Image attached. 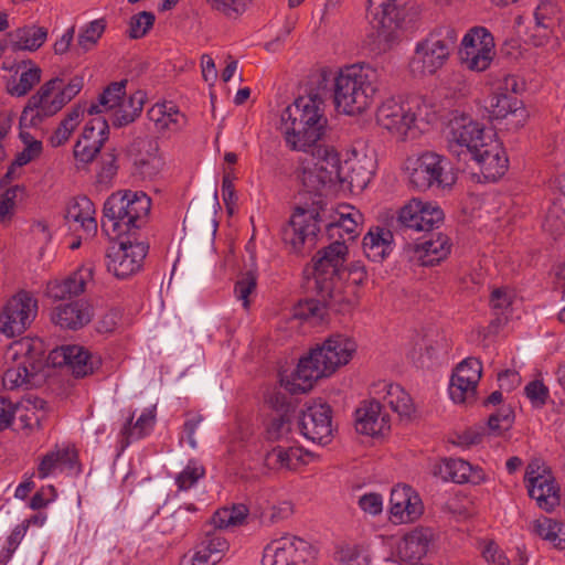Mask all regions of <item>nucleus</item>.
<instances>
[{
  "mask_svg": "<svg viewBox=\"0 0 565 565\" xmlns=\"http://www.w3.org/2000/svg\"><path fill=\"white\" fill-rule=\"evenodd\" d=\"M347 255L348 246L339 239L317 252L312 258L313 278L308 281L317 299L306 301L305 315L322 318L327 308L342 313L352 309V302L342 295L340 281V270Z\"/></svg>",
  "mask_w": 565,
  "mask_h": 565,
  "instance_id": "nucleus-1",
  "label": "nucleus"
},
{
  "mask_svg": "<svg viewBox=\"0 0 565 565\" xmlns=\"http://www.w3.org/2000/svg\"><path fill=\"white\" fill-rule=\"evenodd\" d=\"M355 351L353 339L340 333L331 334L321 345L301 358L290 379H281V383L291 394L306 393L318 380L348 364Z\"/></svg>",
  "mask_w": 565,
  "mask_h": 565,
  "instance_id": "nucleus-2",
  "label": "nucleus"
},
{
  "mask_svg": "<svg viewBox=\"0 0 565 565\" xmlns=\"http://www.w3.org/2000/svg\"><path fill=\"white\" fill-rule=\"evenodd\" d=\"M328 119L323 113V98L310 92L287 106L280 116L281 129L287 143L294 149L307 152L324 135Z\"/></svg>",
  "mask_w": 565,
  "mask_h": 565,
  "instance_id": "nucleus-3",
  "label": "nucleus"
},
{
  "mask_svg": "<svg viewBox=\"0 0 565 565\" xmlns=\"http://www.w3.org/2000/svg\"><path fill=\"white\" fill-rule=\"evenodd\" d=\"M381 74L370 64H352L341 68L333 78V102L348 115L363 113L380 87Z\"/></svg>",
  "mask_w": 565,
  "mask_h": 565,
  "instance_id": "nucleus-4",
  "label": "nucleus"
},
{
  "mask_svg": "<svg viewBox=\"0 0 565 565\" xmlns=\"http://www.w3.org/2000/svg\"><path fill=\"white\" fill-rule=\"evenodd\" d=\"M458 33L450 25H440L430 31L415 46L412 66L422 74H435L449 60L457 46Z\"/></svg>",
  "mask_w": 565,
  "mask_h": 565,
  "instance_id": "nucleus-5",
  "label": "nucleus"
},
{
  "mask_svg": "<svg viewBox=\"0 0 565 565\" xmlns=\"http://www.w3.org/2000/svg\"><path fill=\"white\" fill-rule=\"evenodd\" d=\"M405 169L409 185L418 191L450 188L456 181L449 160L436 152L408 158Z\"/></svg>",
  "mask_w": 565,
  "mask_h": 565,
  "instance_id": "nucleus-6",
  "label": "nucleus"
},
{
  "mask_svg": "<svg viewBox=\"0 0 565 565\" xmlns=\"http://www.w3.org/2000/svg\"><path fill=\"white\" fill-rule=\"evenodd\" d=\"M491 137L493 136L484 132L481 124L465 114H452L447 125L448 150L459 160L468 161L471 152H475L486 142V139Z\"/></svg>",
  "mask_w": 565,
  "mask_h": 565,
  "instance_id": "nucleus-7",
  "label": "nucleus"
},
{
  "mask_svg": "<svg viewBox=\"0 0 565 565\" xmlns=\"http://www.w3.org/2000/svg\"><path fill=\"white\" fill-rule=\"evenodd\" d=\"M466 162L469 163L472 179L481 183L495 182L503 177L508 170L509 160L501 143L491 137L471 152Z\"/></svg>",
  "mask_w": 565,
  "mask_h": 565,
  "instance_id": "nucleus-8",
  "label": "nucleus"
},
{
  "mask_svg": "<svg viewBox=\"0 0 565 565\" xmlns=\"http://www.w3.org/2000/svg\"><path fill=\"white\" fill-rule=\"evenodd\" d=\"M316 551L310 543L297 536L271 541L264 550L262 565H315Z\"/></svg>",
  "mask_w": 565,
  "mask_h": 565,
  "instance_id": "nucleus-9",
  "label": "nucleus"
},
{
  "mask_svg": "<svg viewBox=\"0 0 565 565\" xmlns=\"http://www.w3.org/2000/svg\"><path fill=\"white\" fill-rule=\"evenodd\" d=\"M494 46V38L488 29L473 26L463 35L459 55L469 70L483 72L495 55Z\"/></svg>",
  "mask_w": 565,
  "mask_h": 565,
  "instance_id": "nucleus-10",
  "label": "nucleus"
},
{
  "mask_svg": "<svg viewBox=\"0 0 565 565\" xmlns=\"http://www.w3.org/2000/svg\"><path fill=\"white\" fill-rule=\"evenodd\" d=\"M444 220L445 213L436 203L412 199L399 209L396 223L401 230L426 234L438 230Z\"/></svg>",
  "mask_w": 565,
  "mask_h": 565,
  "instance_id": "nucleus-11",
  "label": "nucleus"
},
{
  "mask_svg": "<svg viewBox=\"0 0 565 565\" xmlns=\"http://www.w3.org/2000/svg\"><path fill=\"white\" fill-rule=\"evenodd\" d=\"M15 347L17 354L22 355L23 360L4 373L3 381L11 390L31 383L45 365L41 341L24 339Z\"/></svg>",
  "mask_w": 565,
  "mask_h": 565,
  "instance_id": "nucleus-12",
  "label": "nucleus"
},
{
  "mask_svg": "<svg viewBox=\"0 0 565 565\" xmlns=\"http://www.w3.org/2000/svg\"><path fill=\"white\" fill-rule=\"evenodd\" d=\"M117 245L108 248L106 254V267L117 278H127L137 273L147 256L149 246L143 242L119 238Z\"/></svg>",
  "mask_w": 565,
  "mask_h": 565,
  "instance_id": "nucleus-13",
  "label": "nucleus"
},
{
  "mask_svg": "<svg viewBox=\"0 0 565 565\" xmlns=\"http://www.w3.org/2000/svg\"><path fill=\"white\" fill-rule=\"evenodd\" d=\"M322 222H324V214L319 210H305L298 206L281 230L282 241L291 247L292 252L299 253L307 241L315 243Z\"/></svg>",
  "mask_w": 565,
  "mask_h": 565,
  "instance_id": "nucleus-14",
  "label": "nucleus"
},
{
  "mask_svg": "<svg viewBox=\"0 0 565 565\" xmlns=\"http://www.w3.org/2000/svg\"><path fill=\"white\" fill-rule=\"evenodd\" d=\"M407 0H369V13L373 17L372 24L379 39L386 44L394 42L397 30L405 19Z\"/></svg>",
  "mask_w": 565,
  "mask_h": 565,
  "instance_id": "nucleus-15",
  "label": "nucleus"
},
{
  "mask_svg": "<svg viewBox=\"0 0 565 565\" xmlns=\"http://www.w3.org/2000/svg\"><path fill=\"white\" fill-rule=\"evenodd\" d=\"M38 312V301L28 292H19L6 305L0 315V332L7 337L22 334Z\"/></svg>",
  "mask_w": 565,
  "mask_h": 565,
  "instance_id": "nucleus-16",
  "label": "nucleus"
},
{
  "mask_svg": "<svg viewBox=\"0 0 565 565\" xmlns=\"http://www.w3.org/2000/svg\"><path fill=\"white\" fill-rule=\"evenodd\" d=\"M532 500L545 512H553L561 504V489L550 468L541 458H532Z\"/></svg>",
  "mask_w": 565,
  "mask_h": 565,
  "instance_id": "nucleus-17",
  "label": "nucleus"
},
{
  "mask_svg": "<svg viewBox=\"0 0 565 565\" xmlns=\"http://www.w3.org/2000/svg\"><path fill=\"white\" fill-rule=\"evenodd\" d=\"M375 118L380 127L399 139H404L417 121V115L395 98L384 100L377 107Z\"/></svg>",
  "mask_w": 565,
  "mask_h": 565,
  "instance_id": "nucleus-18",
  "label": "nucleus"
},
{
  "mask_svg": "<svg viewBox=\"0 0 565 565\" xmlns=\"http://www.w3.org/2000/svg\"><path fill=\"white\" fill-rule=\"evenodd\" d=\"M332 409L328 404L307 406L299 416L301 434L318 444H328L332 436Z\"/></svg>",
  "mask_w": 565,
  "mask_h": 565,
  "instance_id": "nucleus-19",
  "label": "nucleus"
},
{
  "mask_svg": "<svg viewBox=\"0 0 565 565\" xmlns=\"http://www.w3.org/2000/svg\"><path fill=\"white\" fill-rule=\"evenodd\" d=\"M420 239L419 243L407 245L406 252L411 260H417L422 266L438 265L450 254L451 243L441 232H428Z\"/></svg>",
  "mask_w": 565,
  "mask_h": 565,
  "instance_id": "nucleus-20",
  "label": "nucleus"
},
{
  "mask_svg": "<svg viewBox=\"0 0 565 565\" xmlns=\"http://www.w3.org/2000/svg\"><path fill=\"white\" fill-rule=\"evenodd\" d=\"M103 214L102 228L107 235H113L116 238L124 236L135 238L136 231L128 224V204H125L121 192L113 193L106 200Z\"/></svg>",
  "mask_w": 565,
  "mask_h": 565,
  "instance_id": "nucleus-21",
  "label": "nucleus"
},
{
  "mask_svg": "<svg viewBox=\"0 0 565 565\" xmlns=\"http://www.w3.org/2000/svg\"><path fill=\"white\" fill-rule=\"evenodd\" d=\"M158 150L156 139L149 136L138 137L129 145L127 153L132 160L134 173L142 179L152 178L158 173Z\"/></svg>",
  "mask_w": 565,
  "mask_h": 565,
  "instance_id": "nucleus-22",
  "label": "nucleus"
},
{
  "mask_svg": "<svg viewBox=\"0 0 565 565\" xmlns=\"http://www.w3.org/2000/svg\"><path fill=\"white\" fill-rule=\"evenodd\" d=\"M204 532L203 537L195 547V553L190 562L181 565H216L230 548L227 540L223 536L222 530L211 525Z\"/></svg>",
  "mask_w": 565,
  "mask_h": 565,
  "instance_id": "nucleus-23",
  "label": "nucleus"
},
{
  "mask_svg": "<svg viewBox=\"0 0 565 565\" xmlns=\"http://www.w3.org/2000/svg\"><path fill=\"white\" fill-rule=\"evenodd\" d=\"M433 473L444 481H452L455 483H479L483 480V471L479 467H472L468 461L462 459L445 458L436 463Z\"/></svg>",
  "mask_w": 565,
  "mask_h": 565,
  "instance_id": "nucleus-24",
  "label": "nucleus"
},
{
  "mask_svg": "<svg viewBox=\"0 0 565 565\" xmlns=\"http://www.w3.org/2000/svg\"><path fill=\"white\" fill-rule=\"evenodd\" d=\"M380 402L372 399L365 401L355 411L356 431L367 436L383 435L390 429L387 415H382Z\"/></svg>",
  "mask_w": 565,
  "mask_h": 565,
  "instance_id": "nucleus-25",
  "label": "nucleus"
},
{
  "mask_svg": "<svg viewBox=\"0 0 565 565\" xmlns=\"http://www.w3.org/2000/svg\"><path fill=\"white\" fill-rule=\"evenodd\" d=\"M305 153V157L312 162V166L320 171L329 183L341 180L340 156L333 147L316 142Z\"/></svg>",
  "mask_w": 565,
  "mask_h": 565,
  "instance_id": "nucleus-26",
  "label": "nucleus"
},
{
  "mask_svg": "<svg viewBox=\"0 0 565 565\" xmlns=\"http://www.w3.org/2000/svg\"><path fill=\"white\" fill-rule=\"evenodd\" d=\"M94 267L84 265L62 281L49 285V295L53 299L62 300L79 296L85 291L86 285L93 279Z\"/></svg>",
  "mask_w": 565,
  "mask_h": 565,
  "instance_id": "nucleus-27",
  "label": "nucleus"
},
{
  "mask_svg": "<svg viewBox=\"0 0 565 565\" xmlns=\"http://www.w3.org/2000/svg\"><path fill=\"white\" fill-rule=\"evenodd\" d=\"M51 318L62 329L78 330L92 320L93 312L88 305L76 301L58 305Z\"/></svg>",
  "mask_w": 565,
  "mask_h": 565,
  "instance_id": "nucleus-28",
  "label": "nucleus"
},
{
  "mask_svg": "<svg viewBox=\"0 0 565 565\" xmlns=\"http://www.w3.org/2000/svg\"><path fill=\"white\" fill-rule=\"evenodd\" d=\"M433 536V531L428 527H416L405 534L398 546L401 558L411 565L418 563L427 554Z\"/></svg>",
  "mask_w": 565,
  "mask_h": 565,
  "instance_id": "nucleus-29",
  "label": "nucleus"
},
{
  "mask_svg": "<svg viewBox=\"0 0 565 565\" xmlns=\"http://www.w3.org/2000/svg\"><path fill=\"white\" fill-rule=\"evenodd\" d=\"M298 178L302 185L301 194H309L312 196V205L317 206L312 210H319L321 214H324L322 195L323 190L330 183L306 157L301 159V172Z\"/></svg>",
  "mask_w": 565,
  "mask_h": 565,
  "instance_id": "nucleus-30",
  "label": "nucleus"
},
{
  "mask_svg": "<svg viewBox=\"0 0 565 565\" xmlns=\"http://www.w3.org/2000/svg\"><path fill=\"white\" fill-rule=\"evenodd\" d=\"M534 11L535 24L532 26V45H545L553 34L557 8L554 3L539 0Z\"/></svg>",
  "mask_w": 565,
  "mask_h": 565,
  "instance_id": "nucleus-31",
  "label": "nucleus"
},
{
  "mask_svg": "<svg viewBox=\"0 0 565 565\" xmlns=\"http://www.w3.org/2000/svg\"><path fill=\"white\" fill-rule=\"evenodd\" d=\"M394 235L384 227H375L363 238V249L365 256L375 263L384 260L393 250Z\"/></svg>",
  "mask_w": 565,
  "mask_h": 565,
  "instance_id": "nucleus-32",
  "label": "nucleus"
},
{
  "mask_svg": "<svg viewBox=\"0 0 565 565\" xmlns=\"http://www.w3.org/2000/svg\"><path fill=\"white\" fill-rule=\"evenodd\" d=\"M47 29L30 24L8 33L12 51H38L47 39Z\"/></svg>",
  "mask_w": 565,
  "mask_h": 565,
  "instance_id": "nucleus-33",
  "label": "nucleus"
},
{
  "mask_svg": "<svg viewBox=\"0 0 565 565\" xmlns=\"http://www.w3.org/2000/svg\"><path fill=\"white\" fill-rule=\"evenodd\" d=\"M359 218H361L359 212L338 213L333 221L324 224L328 237L339 239L344 245L353 242L359 235Z\"/></svg>",
  "mask_w": 565,
  "mask_h": 565,
  "instance_id": "nucleus-34",
  "label": "nucleus"
},
{
  "mask_svg": "<svg viewBox=\"0 0 565 565\" xmlns=\"http://www.w3.org/2000/svg\"><path fill=\"white\" fill-rule=\"evenodd\" d=\"M306 454L300 447L276 446L265 455L264 462L269 469L295 470L303 463Z\"/></svg>",
  "mask_w": 565,
  "mask_h": 565,
  "instance_id": "nucleus-35",
  "label": "nucleus"
},
{
  "mask_svg": "<svg viewBox=\"0 0 565 565\" xmlns=\"http://www.w3.org/2000/svg\"><path fill=\"white\" fill-rule=\"evenodd\" d=\"M490 117L492 119H504L508 115L513 117L518 116V113L522 117H526V110L522 100L515 96L498 90L490 96Z\"/></svg>",
  "mask_w": 565,
  "mask_h": 565,
  "instance_id": "nucleus-36",
  "label": "nucleus"
},
{
  "mask_svg": "<svg viewBox=\"0 0 565 565\" xmlns=\"http://www.w3.org/2000/svg\"><path fill=\"white\" fill-rule=\"evenodd\" d=\"M94 213V203L87 196H79L68 205L65 217L67 221L79 223L87 234H94L97 231Z\"/></svg>",
  "mask_w": 565,
  "mask_h": 565,
  "instance_id": "nucleus-37",
  "label": "nucleus"
},
{
  "mask_svg": "<svg viewBox=\"0 0 565 565\" xmlns=\"http://www.w3.org/2000/svg\"><path fill=\"white\" fill-rule=\"evenodd\" d=\"M125 204H128V224L137 232L146 222L151 207V200L145 192H132L130 190L121 193Z\"/></svg>",
  "mask_w": 565,
  "mask_h": 565,
  "instance_id": "nucleus-38",
  "label": "nucleus"
},
{
  "mask_svg": "<svg viewBox=\"0 0 565 565\" xmlns=\"http://www.w3.org/2000/svg\"><path fill=\"white\" fill-rule=\"evenodd\" d=\"M23 68L19 81L8 86V92L12 96H24L41 81V68L31 60H24L18 64L17 72Z\"/></svg>",
  "mask_w": 565,
  "mask_h": 565,
  "instance_id": "nucleus-39",
  "label": "nucleus"
},
{
  "mask_svg": "<svg viewBox=\"0 0 565 565\" xmlns=\"http://www.w3.org/2000/svg\"><path fill=\"white\" fill-rule=\"evenodd\" d=\"M542 230L553 239H557L565 233V207L561 200L552 201L546 209Z\"/></svg>",
  "mask_w": 565,
  "mask_h": 565,
  "instance_id": "nucleus-40",
  "label": "nucleus"
},
{
  "mask_svg": "<svg viewBox=\"0 0 565 565\" xmlns=\"http://www.w3.org/2000/svg\"><path fill=\"white\" fill-rule=\"evenodd\" d=\"M536 534L550 542L554 547L565 548V525L552 518H540L534 522Z\"/></svg>",
  "mask_w": 565,
  "mask_h": 565,
  "instance_id": "nucleus-41",
  "label": "nucleus"
},
{
  "mask_svg": "<svg viewBox=\"0 0 565 565\" xmlns=\"http://www.w3.org/2000/svg\"><path fill=\"white\" fill-rule=\"evenodd\" d=\"M146 94L138 90L127 102H119V108L114 114L111 120L113 125L115 127H124L135 121L142 110Z\"/></svg>",
  "mask_w": 565,
  "mask_h": 565,
  "instance_id": "nucleus-42",
  "label": "nucleus"
},
{
  "mask_svg": "<svg viewBox=\"0 0 565 565\" xmlns=\"http://www.w3.org/2000/svg\"><path fill=\"white\" fill-rule=\"evenodd\" d=\"M248 514L249 509L245 504H233L231 508L218 509L211 519V525L223 530L238 526L245 522Z\"/></svg>",
  "mask_w": 565,
  "mask_h": 565,
  "instance_id": "nucleus-43",
  "label": "nucleus"
},
{
  "mask_svg": "<svg viewBox=\"0 0 565 565\" xmlns=\"http://www.w3.org/2000/svg\"><path fill=\"white\" fill-rule=\"evenodd\" d=\"M384 399L401 417H409L415 411L412 397L398 384L386 385Z\"/></svg>",
  "mask_w": 565,
  "mask_h": 565,
  "instance_id": "nucleus-44",
  "label": "nucleus"
},
{
  "mask_svg": "<svg viewBox=\"0 0 565 565\" xmlns=\"http://www.w3.org/2000/svg\"><path fill=\"white\" fill-rule=\"evenodd\" d=\"M63 81L58 77L52 78L49 82L44 83L36 94L31 96V98L28 102V105L24 107L22 115L20 117V124L21 126H26L29 122L28 114L29 111L33 110H40L46 102H49L52 93L55 89H60L61 84Z\"/></svg>",
  "mask_w": 565,
  "mask_h": 565,
  "instance_id": "nucleus-45",
  "label": "nucleus"
},
{
  "mask_svg": "<svg viewBox=\"0 0 565 565\" xmlns=\"http://www.w3.org/2000/svg\"><path fill=\"white\" fill-rule=\"evenodd\" d=\"M108 136L109 126L107 120L100 116H97L84 126L79 139L104 146V143L108 140Z\"/></svg>",
  "mask_w": 565,
  "mask_h": 565,
  "instance_id": "nucleus-46",
  "label": "nucleus"
},
{
  "mask_svg": "<svg viewBox=\"0 0 565 565\" xmlns=\"http://www.w3.org/2000/svg\"><path fill=\"white\" fill-rule=\"evenodd\" d=\"M482 365L478 359L467 358L458 364L452 376L457 382H465L467 384H477L481 377Z\"/></svg>",
  "mask_w": 565,
  "mask_h": 565,
  "instance_id": "nucleus-47",
  "label": "nucleus"
},
{
  "mask_svg": "<svg viewBox=\"0 0 565 565\" xmlns=\"http://www.w3.org/2000/svg\"><path fill=\"white\" fill-rule=\"evenodd\" d=\"M294 512L292 504L288 501L273 504L267 508H257L253 510L254 515H258L265 524H274L288 519Z\"/></svg>",
  "mask_w": 565,
  "mask_h": 565,
  "instance_id": "nucleus-48",
  "label": "nucleus"
},
{
  "mask_svg": "<svg viewBox=\"0 0 565 565\" xmlns=\"http://www.w3.org/2000/svg\"><path fill=\"white\" fill-rule=\"evenodd\" d=\"M71 100V97H68L63 89H60L52 99H49L40 110L31 116L28 122L29 127L38 126L42 122L43 118L53 116Z\"/></svg>",
  "mask_w": 565,
  "mask_h": 565,
  "instance_id": "nucleus-49",
  "label": "nucleus"
},
{
  "mask_svg": "<svg viewBox=\"0 0 565 565\" xmlns=\"http://www.w3.org/2000/svg\"><path fill=\"white\" fill-rule=\"evenodd\" d=\"M81 352L73 353L75 358H71L68 367L75 377H84L94 372L95 366L99 363L97 359L85 350L83 347H78Z\"/></svg>",
  "mask_w": 565,
  "mask_h": 565,
  "instance_id": "nucleus-50",
  "label": "nucleus"
},
{
  "mask_svg": "<svg viewBox=\"0 0 565 565\" xmlns=\"http://www.w3.org/2000/svg\"><path fill=\"white\" fill-rule=\"evenodd\" d=\"M414 493V490L406 484L397 486L392 490L390 497V512L393 520L395 516H401V514L407 510V503H409Z\"/></svg>",
  "mask_w": 565,
  "mask_h": 565,
  "instance_id": "nucleus-51",
  "label": "nucleus"
},
{
  "mask_svg": "<svg viewBox=\"0 0 565 565\" xmlns=\"http://www.w3.org/2000/svg\"><path fill=\"white\" fill-rule=\"evenodd\" d=\"M106 23L103 19L89 22L86 28L78 34L77 43L84 52L89 51L103 35Z\"/></svg>",
  "mask_w": 565,
  "mask_h": 565,
  "instance_id": "nucleus-52",
  "label": "nucleus"
},
{
  "mask_svg": "<svg viewBox=\"0 0 565 565\" xmlns=\"http://www.w3.org/2000/svg\"><path fill=\"white\" fill-rule=\"evenodd\" d=\"M513 423V411L511 407H502L497 413L489 416L487 422V428L490 434L495 436L502 435L511 428Z\"/></svg>",
  "mask_w": 565,
  "mask_h": 565,
  "instance_id": "nucleus-53",
  "label": "nucleus"
},
{
  "mask_svg": "<svg viewBox=\"0 0 565 565\" xmlns=\"http://www.w3.org/2000/svg\"><path fill=\"white\" fill-rule=\"evenodd\" d=\"M156 17L152 12L141 11L130 18L128 35L130 39H141L153 26Z\"/></svg>",
  "mask_w": 565,
  "mask_h": 565,
  "instance_id": "nucleus-54",
  "label": "nucleus"
},
{
  "mask_svg": "<svg viewBox=\"0 0 565 565\" xmlns=\"http://www.w3.org/2000/svg\"><path fill=\"white\" fill-rule=\"evenodd\" d=\"M128 81L110 83L99 95L98 102L106 109H113L119 105V102L126 95V85Z\"/></svg>",
  "mask_w": 565,
  "mask_h": 565,
  "instance_id": "nucleus-55",
  "label": "nucleus"
},
{
  "mask_svg": "<svg viewBox=\"0 0 565 565\" xmlns=\"http://www.w3.org/2000/svg\"><path fill=\"white\" fill-rule=\"evenodd\" d=\"M449 395L455 403L471 404L477 398V384L465 385V382H457L451 377Z\"/></svg>",
  "mask_w": 565,
  "mask_h": 565,
  "instance_id": "nucleus-56",
  "label": "nucleus"
},
{
  "mask_svg": "<svg viewBox=\"0 0 565 565\" xmlns=\"http://www.w3.org/2000/svg\"><path fill=\"white\" fill-rule=\"evenodd\" d=\"M213 10L230 19H237L246 10L244 0H206Z\"/></svg>",
  "mask_w": 565,
  "mask_h": 565,
  "instance_id": "nucleus-57",
  "label": "nucleus"
},
{
  "mask_svg": "<svg viewBox=\"0 0 565 565\" xmlns=\"http://www.w3.org/2000/svg\"><path fill=\"white\" fill-rule=\"evenodd\" d=\"M256 285L257 278L255 273H253L252 270L243 274L236 281L234 291L237 299L243 301V306L245 308H248L249 306L248 296L255 290Z\"/></svg>",
  "mask_w": 565,
  "mask_h": 565,
  "instance_id": "nucleus-58",
  "label": "nucleus"
},
{
  "mask_svg": "<svg viewBox=\"0 0 565 565\" xmlns=\"http://www.w3.org/2000/svg\"><path fill=\"white\" fill-rule=\"evenodd\" d=\"M337 559L342 565H369L367 555L358 546H343L337 552Z\"/></svg>",
  "mask_w": 565,
  "mask_h": 565,
  "instance_id": "nucleus-59",
  "label": "nucleus"
},
{
  "mask_svg": "<svg viewBox=\"0 0 565 565\" xmlns=\"http://www.w3.org/2000/svg\"><path fill=\"white\" fill-rule=\"evenodd\" d=\"M204 473L205 470L202 466H193L189 463L175 478L179 490H189L204 476Z\"/></svg>",
  "mask_w": 565,
  "mask_h": 565,
  "instance_id": "nucleus-60",
  "label": "nucleus"
},
{
  "mask_svg": "<svg viewBox=\"0 0 565 565\" xmlns=\"http://www.w3.org/2000/svg\"><path fill=\"white\" fill-rule=\"evenodd\" d=\"M103 146L93 143L92 141L78 139L74 146V157L82 163L93 162L96 156L100 152Z\"/></svg>",
  "mask_w": 565,
  "mask_h": 565,
  "instance_id": "nucleus-61",
  "label": "nucleus"
},
{
  "mask_svg": "<svg viewBox=\"0 0 565 565\" xmlns=\"http://www.w3.org/2000/svg\"><path fill=\"white\" fill-rule=\"evenodd\" d=\"M291 429V419L289 414H277L273 417L267 428V436L270 440H278Z\"/></svg>",
  "mask_w": 565,
  "mask_h": 565,
  "instance_id": "nucleus-62",
  "label": "nucleus"
},
{
  "mask_svg": "<svg viewBox=\"0 0 565 565\" xmlns=\"http://www.w3.org/2000/svg\"><path fill=\"white\" fill-rule=\"evenodd\" d=\"M74 352L76 354L81 352L78 345H63L61 348H56L49 353L47 362L51 363L54 367H68L71 358H75L73 354Z\"/></svg>",
  "mask_w": 565,
  "mask_h": 565,
  "instance_id": "nucleus-63",
  "label": "nucleus"
},
{
  "mask_svg": "<svg viewBox=\"0 0 565 565\" xmlns=\"http://www.w3.org/2000/svg\"><path fill=\"white\" fill-rule=\"evenodd\" d=\"M117 156L114 151L106 152L102 158V168L97 174V180L102 184H109L117 174Z\"/></svg>",
  "mask_w": 565,
  "mask_h": 565,
  "instance_id": "nucleus-64",
  "label": "nucleus"
}]
</instances>
